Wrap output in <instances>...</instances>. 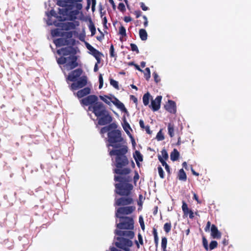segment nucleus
I'll use <instances>...</instances> for the list:
<instances>
[{"label":"nucleus","instance_id":"f257e3e1","mask_svg":"<svg viewBox=\"0 0 251 251\" xmlns=\"http://www.w3.org/2000/svg\"><path fill=\"white\" fill-rule=\"evenodd\" d=\"M108 142L106 146L108 148L109 155L112 160L114 158V165L116 168L113 170L114 173L120 175H127L131 173V169L126 167L129 160L126 154L128 151V147L126 140L122 137L120 130H113L107 133Z\"/></svg>","mask_w":251,"mask_h":251},{"label":"nucleus","instance_id":"f03ea898","mask_svg":"<svg viewBox=\"0 0 251 251\" xmlns=\"http://www.w3.org/2000/svg\"><path fill=\"white\" fill-rule=\"evenodd\" d=\"M124 175L115 176L114 180L119 183H116L115 187V192L122 197L115 199V205L117 206H125L131 204L133 203V199L130 195L133 188L132 184L129 182L132 181L131 177L129 176H124Z\"/></svg>","mask_w":251,"mask_h":251},{"label":"nucleus","instance_id":"7ed1b4c3","mask_svg":"<svg viewBox=\"0 0 251 251\" xmlns=\"http://www.w3.org/2000/svg\"><path fill=\"white\" fill-rule=\"evenodd\" d=\"M120 219V222L116 227L119 229L132 230L134 228V220L131 217H116Z\"/></svg>","mask_w":251,"mask_h":251},{"label":"nucleus","instance_id":"20e7f679","mask_svg":"<svg viewBox=\"0 0 251 251\" xmlns=\"http://www.w3.org/2000/svg\"><path fill=\"white\" fill-rule=\"evenodd\" d=\"M88 109L90 111H92L97 118L104 114V113H106L108 111L104 104L100 101H98L93 105L89 106Z\"/></svg>","mask_w":251,"mask_h":251},{"label":"nucleus","instance_id":"39448f33","mask_svg":"<svg viewBox=\"0 0 251 251\" xmlns=\"http://www.w3.org/2000/svg\"><path fill=\"white\" fill-rule=\"evenodd\" d=\"M87 84V77L86 75H83L79 78V79L74 82L69 86L71 90L74 91L78 89H81L85 87Z\"/></svg>","mask_w":251,"mask_h":251},{"label":"nucleus","instance_id":"423d86ee","mask_svg":"<svg viewBox=\"0 0 251 251\" xmlns=\"http://www.w3.org/2000/svg\"><path fill=\"white\" fill-rule=\"evenodd\" d=\"M53 43L56 47H60L64 46H72L75 44V40L72 38H67L66 37H62L53 40Z\"/></svg>","mask_w":251,"mask_h":251},{"label":"nucleus","instance_id":"0eeeda50","mask_svg":"<svg viewBox=\"0 0 251 251\" xmlns=\"http://www.w3.org/2000/svg\"><path fill=\"white\" fill-rule=\"evenodd\" d=\"M115 245L117 247L126 251V249L131 247L132 243L129 239H126L123 237H118Z\"/></svg>","mask_w":251,"mask_h":251},{"label":"nucleus","instance_id":"6e6552de","mask_svg":"<svg viewBox=\"0 0 251 251\" xmlns=\"http://www.w3.org/2000/svg\"><path fill=\"white\" fill-rule=\"evenodd\" d=\"M83 0H57V5L62 7H65L68 3L75 4V7L77 10L82 8V4L80 3Z\"/></svg>","mask_w":251,"mask_h":251},{"label":"nucleus","instance_id":"1a4fd4ad","mask_svg":"<svg viewBox=\"0 0 251 251\" xmlns=\"http://www.w3.org/2000/svg\"><path fill=\"white\" fill-rule=\"evenodd\" d=\"M135 206H127L120 207L117 209L116 211V217H123L121 215H129L133 213L135 210Z\"/></svg>","mask_w":251,"mask_h":251},{"label":"nucleus","instance_id":"9d476101","mask_svg":"<svg viewBox=\"0 0 251 251\" xmlns=\"http://www.w3.org/2000/svg\"><path fill=\"white\" fill-rule=\"evenodd\" d=\"M98 101V98L94 95H91L80 100V103L82 106H91Z\"/></svg>","mask_w":251,"mask_h":251},{"label":"nucleus","instance_id":"9b49d317","mask_svg":"<svg viewBox=\"0 0 251 251\" xmlns=\"http://www.w3.org/2000/svg\"><path fill=\"white\" fill-rule=\"evenodd\" d=\"M57 53L59 55L65 56L67 55H73L76 53V50L72 46H68L65 48H62L57 50Z\"/></svg>","mask_w":251,"mask_h":251},{"label":"nucleus","instance_id":"f8f14e48","mask_svg":"<svg viewBox=\"0 0 251 251\" xmlns=\"http://www.w3.org/2000/svg\"><path fill=\"white\" fill-rule=\"evenodd\" d=\"M77 57L73 55L68 57V62L65 65L67 70H71L78 66V64L77 62Z\"/></svg>","mask_w":251,"mask_h":251},{"label":"nucleus","instance_id":"ddd939ff","mask_svg":"<svg viewBox=\"0 0 251 251\" xmlns=\"http://www.w3.org/2000/svg\"><path fill=\"white\" fill-rule=\"evenodd\" d=\"M98 123L99 125L104 126L110 124L112 121V117L110 115L108 111L106 113H104L100 117L98 118Z\"/></svg>","mask_w":251,"mask_h":251},{"label":"nucleus","instance_id":"4468645a","mask_svg":"<svg viewBox=\"0 0 251 251\" xmlns=\"http://www.w3.org/2000/svg\"><path fill=\"white\" fill-rule=\"evenodd\" d=\"M75 33V31H71L69 32L61 31L58 28H55L51 30V34L52 36H60L66 37L67 38H72L73 33Z\"/></svg>","mask_w":251,"mask_h":251},{"label":"nucleus","instance_id":"2eb2a0df","mask_svg":"<svg viewBox=\"0 0 251 251\" xmlns=\"http://www.w3.org/2000/svg\"><path fill=\"white\" fill-rule=\"evenodd\" d=\"M82 70L81 69H77L72 71L68 75L67 77V81L75 82L77 80L82 74Z\"/></svg>","mask_w":251,"mask_h":251},{"label":"nucleus","instance_id":"dca6fc26","mask_svg":"<svg viewBox=\"0 0 251 251\" xmlns=\"http://www.w3.org/2000/svg\"><path fill=\"white\" fill-rule=\"evenodd\" d=\"M115 233L120 237H125L129 238V239H133L134 237V232L131 230L122 231L116 229L115 230Z\"/></svg>","mask_w":251,"mask_h":251},{"label":"nucleus","instance_id":"f3484780","mask_svg":"<svg viewBox=\"0 0 251 251\" xmlns=\"http://www.w3.org/2000/svg\"><path fill=\"white\" fill-rule=\"evenodd\" d=\"M86 46L87 49L91 52L92 55H93L94 57L96 58V59L98 61V63H100V56L102 55V54L99 50L95 49L89 43H87Z\"/></svg>","mask_w":251,"mask_h":251},{"label":"nucleus","instance_id":"a211bd4d","mask_svg":"<svg viewBox=\"0 0 251 251\" xmlns=\"http://www.w3.org/2000/svg\"><path fill=\"white\" fill-rule=\"evenodd\" d=\"M161 100L162 96H157L155 100H151V104L149 106L152 111H156L160 109Z\"/></svg>","mask_w":251,"mask_h":251},{"label":"nucleus","instance_id":"6ab92c4d","mask_svg":"<svg viewBox=\"0 0 251 251\" xmlns=\"http://www.w3.org/2000/svg\"><path fill=\"white\" fill-rule=\"evenodd\" d=\"M165 109L171 113L175 114L176 112V107L174 101L169 100L168 103L165 105Z\"/></svg>","mask_w":251,"mask_h":251},{"label":"nucleus","instance_id":"aec40b11","mask_svg":"<svg viewBox=\"0 0 251 251\" xmlns=\"http://www.w3.org/2000/svg\"><path fill=\"white\" fill-rule=\"evenodd\" d=\"M182 210L184 215L187 216L189 215L190 219H192L194 218V215L193 212L192 210L189 209L187 204L184 201H182Z\"/></svg>","mask_w":251,"mask_h":251},{"label":"nucleus","instance_id":"412c9836","mask_svg":"<svg viewBox=\"0 0 251 251\" xmlns=\"http://www.w3.org/2000/svg\"><path fill=\"white\" fill-rule=\"evenodd\" d=\"M91 93L90 88L87 87L78 91L76 94L74 93L78 98H82Z\"/></svg>","mask_w":251,"mask_h":251},{"label":"nucleus","instance_id":"4be33fe9","mask_svg":"<svg viewBox=\"0 0 251 251\" xmlns=\"http://www.w3.org/2000/svg\"><path fill=\"white\" fill-rule=\"evenodd\" d=\"M211 235L213 238L220 239L221 237V233L215 225L211 226Z\"/></svg>","mask_w":251,"mask_h":251},{"label":"nucleus","instance_id":"5701e85b","mask_svg":"<svg viewBox=\"0 0 251 251\" xmlns=\"http://www.w3.org/2000/svg\"><path fill=\"white\" fill-rule=\"evenodd\" d=\"M79 25V22L76 21L75 23L73 22H68L65 23L63 26L64 29L65 30H69L71 29H75L76 26Z\"/></svg>","mask_w":251,"mask_h":251},{"label":"nucleus","instance_id":"b1692460","mask_svg":"<svg viewBox=\"0 0 251 251\" xmlns=\"http://www.w3.org/2000/svg\"><path fill=\"white\" fill-rule=\"evenodd\" d=\"M133 157L136 161L137 165L139 167L140 165L139 162H142L143 160V155L141 154L139 151H136L134 154H133Z\"/></svg>","mask_w":251,"mask_h":251},{"label":"nucleus","instance_id":"393cba45","mask_svg":"<svg viewBox=\"0 0 251 251\" xmlns=\"http://www.w3.org/2000/svg\"><path fill=\"white\" fill-rule=\"evenodd\" d=\"M177 177L180 180L183 181H185L186 180L187 176L183 169L179 170L178 173Z\"/></svg>","mask_w":251,"mask_h":251},{"label":"nucleus","instance_id":"a878e982","mask_svg":"<svg viewBox=\"0 0 251 251\" xmlns=\"http://www.w3.org/2000/svg\"><path fill=\"white\" fill-rule=\"evenodd\" d=\"M179 156V152L176 149H174L170 154L171 159L173 161H175L178 159Z\"/></svg>","mask_w":251,"mask_h":251},{"label":"nucleus","instance_id":"bb28decb","mask_svg":"<svg viewBox=\"0 0 251 251\" xmlns=\"http://www.w3.org/2000/svg\"><path fill=\"white\" fill-rule=\"evenodd\" d=\"M78 10H77L76 9V10H72V11H71L69 12L68 16L69 17L70 20L74 21L76 19V16L79 13Z\"/></svg>","mask_w":251,"mask_h":251},{"label":"nucleus","instance_id":"cd10ccee","mask_svg":"<svg viewBox=\"0 0 251 251\" xmlns=\"http://www.w3.org/2000/svg\"><path fill=\"white\" fill-rule=\"evenodd\" d=\"M139 36L141 40L146 41L148 38V34L146 30L144 29H140L139 32Z\"/></svg>","mask_w":251,"mask_h":251},{"label":"nucleus","instance_id":"c85d7f7f","mask_svg":"<svg viewBox=\"0 0 251 251\" xmlns=\"http://www.w3.org/2000/svg\"><path fill=\"white\" fill-rule=\"evenodd\" d=\"M168 134L171 137L174 136L175 126L173 124L171 123L168 125Z\"/></svg>","mask_w":251,"mask_h":251},{"label":"nucleus","instance_id":"c756f323","mask_svg":"<svg viewBox=\"0 0 251 251\" xmlns=\"http://www.w3.org/2000/svg\"><path fill=\"white\" fill-rule=\"evenodd\" d=\"M152 234L154 236V241L155 245V247L157 248L158 246L159 238L158 236L157 229L153 227L152 230Z\"/></svg>","mask_w":251,"mask_h":251},{"label":"nucleus","instance_id":"7c9ffc66","mask_svg":"<svg viewBox=\"0 0 251 251\" xmlns=\"http://www.w3.org/2000/svg\"><path fill=\"white\" fill-rule=\"evenodd\" d=\"M150 97L151 95L148 92L144 95L143 97V102L145 105L147 106L149 105Z\"/></svg>","mask_w":251,"mask_h":251},{"label":"nucleus","instance_id":"2f4dec72","mask_svg":"<svg viewBox=\"0 0 251 251\" xmlns=\"http://www.w3.org/2000/svg\"><path fill=\"white\" fill-rule=\"evenodd\" d=\"M119 33L122 37H120V40L122 41V38L125 37L126 36V29L123 25H121L119 29Z\"/></svg>","mask_w":251,"mask_h":251},{"label":"nucleus","instance_id":"473e14b6","mask_svg":"<svg viewBox=\"0 0 251 251\" xmlns=\"http://www.w3.org/2000/svg\"><path fill=\"white\" fill-rule=\"evenodd\" d=\"M68 62V57L61 56L57 59V62L59 65L66 64Z\"/></svg>","mask_w":251,"mask_h":251},{"label":"nucleus","instance_id":"72a5a7b5","mask_svg":"<svg viewBox=\"0 0 251 251\" xmlns=\"http://www.w3.org/2000/svg\"><path fill=\"white\" fill-rule=\"evenodd\" d=\"M117 127H118V126L116 124V123L115 122H113L112 123H110V124H109V125L108 126H107V127L108 128L109 132L113 130H117L116 129H117Z\"/></svg>","mask_w":251,"mask_h":251},{"label":"nucleus","instance_id":"f704fd0d","mask_svg":"<svg viewBox=\"0 0 251 251\" xmlns=\"http://www.w3.org/2000/svg\"><path fill=\"white\" fill-rule=\"evenodd\" d=\"M172 225L171 223L170 222L169 223H166L164 224L163 226V229L166 233H169L171 230Z\"/></svg>","mask_w":251,"mask_h":251},{"label":"nucleus","instance_id":"c9c22d12","mask_svg":"<svg viewBox=\"0 0 251 251\" xmlns=\"http://www.w3.org/2000/svg\"><path fill=\"white\" fill-rule=\"evenodd\" d=\"M123 128L126 132L128 134H130L128 129H131L129 124L126 121H124V124L123 125Z\"/></svg>","mask_w":251,"mask_h":251},{"label":"nucleus","instance_id":"e433bc0d","mask_svg":"<svg viewBox=\"0 0 251 251\" xmlns=\"http://www.w3.org/2000/svg\"><path fill=\"white\" fill-rule=\"evenodd\" d=\"M144 76L147 80H149L151 77V72L149 68H146L144 71Z\"/></svg>","mask_w":251,"mask_h":251},{"label":"nucleus","instance_id":"4c0bfd02","mask_svg":"<svg viewBox=\"0 0 251 251\" xmlns=\"http://www.w3.org/2000/svg\"><path fill=\"white\" fill-rule=\"evenodd\" d=\"M167 245V239L165 237H162L161 239V248L162 249H166Z\"/></svg>","mask_w":251,"mask_h":251},{"label":"nucleus","instance_id":"58836bf2","mask_svg":"<svg viewBox=\"0 0 251 251\" xmlns=\"http://www.w3.org/2000/svg\"><path fill=\"white\" fill-rule=\"evenodd\" d=\"M89 29L91 32L92 35H94L96 33V28H95V26L94 24L92 23L91 20H90Z\"/></svg>","mask_w":251,"mask_h":251},{"label":"nucleus","instance_id":"ea45409f","mask_svg":"<svg viewBox=\"0 0 251 251\" xmlns=\"http://www.w3.org/2000/svg\"><path fill=\"white\" fill-rule=\"evenodd\" d=\"M69 9L67 8L59 9V13L60 14H62L64 16H67L69 15Z\"/></svg>","mask_w":251,"mask_h":251},{"label":"nucleus","instance_id":"a19ab883","mask_svg":"<svg viewBox=\"0 0 251 251\" xmlns=\"http://www.w3.org/2000/svg\"><path fill=\"white\" fill-rule=\"evenodd\" d=\"M100 98L101 100H102V101H103L105 103H106V104H110V102L109 100H108L107 99L109 100H111V98L107 96H100Z\"/></svg>","mask_w":251,"mask_h":251},{"label":"nucleus","instance_id":"79ce46f5","mask_svg":"<svg viewBox=\"0 0 251 251\" xmlns=\"http://www.w3.org/2000/svg\"><path fill=\"white\" fill-rule=\"evenodd\" d=\"M157 169L160 177L162 179H163L165 177V175L163 169L160 166H159L157 167Z\"/></svg>","mask_w":251,"mask_h":251},{"label":"nucleus","instance_id":"37998d69","mask_svg":"<svg viewBox=\"0 0 251 251\" xmlns=\"http://www.w3.org/2000/svg\"><path fill=\"white\" fill-rule=\"evenodd\" d=\"M110 83L113 87H114L116 89H118V90L119 89L118 81H117L113 79H110Z\"/></svg>","mask_w":251,"mask_h":251},{"label":"nucleus","instance_id":"c03bdc74","mask_svg":"<svg viewBox=\"0 0 251 251\" xmlns=\"http://www.w3.org/2000/svg\"><path fill=\"white\" fill-rule=\"evenodd\" d=\"M110 56L111 57H115L117 56L116 54L114 51V48L113 44H111L110 48Z\"/></svg>","mask_w":251,"mask_h":251},{"label":"nucleus","instance_id":"a18cd8bd","mask_svg":"<svg viewBox=\"0 0 251 251\" xmlns=\"http://www.w3.org/2000/svg\"><path fill=\"white\" fill-rule=\"evenodd\" d=\"M218 246V243L216 241H212L210 243L209 245V249L210 250H212L215 248H216Z\"/></svg>","mask_w":251,"mask_h":251},{"label":"nucleus","instance_id":"49530a36","mask_svg":"<svg viewBox=\"0 0 251 251\" xmlns=\"http://www.w3.org/2000/svg\"><path fill=\"white\" fill-rule=\"evenodd\" d=\"M116 106L118 108H119L121 111L125 112H127V109L125 107L124 104L121 101L119 102V103H118V104H117V106Z\"/></svg>","mask_w":251,"mask_h":251},{"label":"nucleus","instance_id":"de8ad7c7","mask_svg":"<svg viewBox=\"0 0 251 251\" xmlns=\"http://www.w3.org/2000/svg\"><path fill=\"white\" fill-rule=\"evenodd\" d=\"M156 139L158 141H162L164 139V136L162 132V129L157 133L156 135Z\"/></svg>","mask_w":251,"mask_h":251},{"label":"nucleus","instance_id":"09e8293b","mask_svg":"<svg viewBox=\"0 0 251 251\" xmlns=\"http://www.w3.org/2000/svg\"><path fill=\"white\" fill-rule=\"evenodd\" d=\"M139 222L140 223V226H141V227L143 231H144L145 228V224H144V220H143V218L142 216H139Z\"/></svg>","mask_w":251,"mask_h":251},{"label":"nucleus","instance_id":"8fccbe9b","mask_svg":"<svg viewBox=\"0 0 251 251\" xmlns=\"http://www.w3.org/2000/svg\"><path fill=\"white\" fill-rule=\"evenodd\" d=\"M202 244L205 250L208 251L209 249L208 246V242L204 236L202 237Z\"/></svg>","mask_w":251,"mask_h":251},{"label":"nucleus","instance_id":"3c124183","mask_svg":"<svg viewBox=\"0 0 251 251\" xmlns=\"http://www.w3.org/2000/svg\"><path fill=\"white\" fill-rule=\"evenodd\" d=\"M130 47L132 51H135L136 53H139V50L136 45L133 43H131L130 44Z\"/></svg>","mask_w":251,"mask_h":251},{"label":"nucleus","instance_id":"603ef678","mask_svg":"<svg viewBox=\"0 0 251 251\" xmlns=\"http://www.w3.org/2000/svg\"><path fill=\"white\" fill-rule=\"evenodd\" d=\"M161 154L162 155V157L164 158V160H167L168 159V154L166 150L163 149L162 150Z\"/></svg>","mask_w":251,"mask_h":251},{"label":"nucleus","instance_id":"864d4df0","mask_svg":"<svg viewBox=\"0 0 251 251\" xmlns=\"http://www.w3.org/2000/svg\"><path fill=\"white\" fill-rule=\"evenodd\" d=\"M118 9L121 12H123L126 11L125 5L123 3H120L118 6Z\"/></svg>","mask_w":251,"mask_h":251},{"label":"nucleus","instance_id":"5fc2aeb1","mask_svg":"<svg viewBox=\"0 0 251 251\" xmlns=\"http://www.w3.org/2000/svg\"><path fill=\"white\" fill-rule=\"evenodd\" d=\"M158 158L163 166L166 167L168 165L161 156L158 155Z\"/></svg>","mask_w":251,"mask_h":251},{"label":"nucleus","instance_id":"6e6d98bb","mask_svg":"<svg viewBox=\"0 0 251 251\" xmlns=\"http://www.w3.org/2000/svg\"><path fill=\"white\" fill-rule=\"evenodd\" d=\"M99 89H101L102 87L103 83V78L101 74H100L99 76Z\"/></svg>","mask_w":251,"mask_h":251},{"label":"nucleus","instance_id":"4d7b16f0","mask_svg":"<svg viewBox=\"0 0 251 251\" xmlns=\"http://www.w3.org/2000/svg\"><path fill=\"white\" fill-rule=\"evenodd\" d=\"M154 80L156 83H158L160 81L159 76L156 72H153L152 74Z\"/></svg>","mask_w":251,"mask_h":251},{"label":"nucleus","instance_id":"13d9d810","mask_svg":"<svg viewBox=\"0 0 251 251\" xmlns=\"http://www.w3.org/2000/svg\"><path fill=\"white\" fill-rule=\"evenodd\" d=\"M135 175L133 177V181L135 184H136L137 181L139 179V175L137 171H135Z\"/></svg>","mask_w":251,"mask_h":251},{"label":"nucleus","instance_id":"bf43d9fd","mask_svg":"<svg viewBox=\"0 0 251 251\" xmlns=\"http://www.w3.org/2000/svg\"><path fill=\"white\" fill-rule=\"evenodd\" d=\"M107 132H108L109 130L108 129V128L107 127V126L102 127L100 130V133L101 134H103Z\"/></svg>","mask_w":251,"mask_h":251},{"label":"nucleus","instance_id":"052dcab7","mask_svg":"<svg viewBox=\"0 0 251 251\" xmlns=\"http://www.w3.org/2000/svg\"><path fill=\"white\" fill-rule=\"evenodd\" d=\"M140 7L143 11H147L149 10V7L145 5V3L143 2L140 3Z\"/></svg>","mask_w":251,"mask_h":251},{"label":"nucleus","instance_id":"680f3d73","mask_svg":"<svg viewBox=\"0 0 251 251\" xmlns=\"http://www.w3.org/2000/svg\"><path fill=\"white\" fill-rule=\"evenodd\" d=\"M133 13L135 15L136 18H138L142 15V13L140 10H138L135 11Z\"/></svg>","mask_w":251,"mask_h":251},{"label":"nucleus","instance_id":"e2e57ef3","mask_svg":"<svg viewBox=\"0 0 251 251\" xmlns=\"http://www.w3.org/2000/svg\"><path fill=\"white\" fill-rule=\"evenodd\" d=\"M193 199L194 200H196L198 203H200V204L201 203V201H200V200L199 199L198 196L194 192L193 193Z\"/></svg>","mask_w":251,"mask_h":251},{"label":"nucleus","instance_id":"0e129e2a","mask_svg":"<svg viewBox=\"0 0 251 251\" xmlns=\"http://www.w3.org/2000/svg\"><path fill=\"white\" fill-rule=\"evenodd\" d=\"M144 128L145 129V130L148 134H151L152 133V131L150 130L149 126L148 125L145 126Z\"/></svg>","mask_w":251,"mask_h":251},{"label":"nucleus","instance_id":"69168bd1","mask_svg":"<svg viewBox=\"0 0 251 251\" xmlns=\"http://www.w3.org/2000/svg\"><path fill=\"white\" fill-rule=\"evenodd\" d=\"M138 238L139 243L142 245L143 244V240L142 236L141 235V234H140V233L138 234Z\"/></svg>","mask_w":251,"mask_h":251},{"label":"nucleus","instance_id":"338daca9","mask_svg":"<svg viewBox=\"0 0 251 251\" xmlns=\"http://www.w3.org/2000/svg\"><path fill=\"white\" fill-rule=\"evenodd\" d=\"M124 21L126 23H128L132 21V18L130 16H126L124 17Z\"/></svg>","mask_w":251,"mask_h":251},{"label":"nucleus","instance_id":"774afa93","mask_svg":"<svg viewBox=\"0 0 251 251\" xmlns=\"http://www.w3.org/2000/svg\"><path fill=\"white\" fill-rule=\"evenodd\" d=\"M109 2L111 4L112 8L114 10H116V6L113 0H109Z\"/></svg>","mask_w":251,"mask_h":251}]
</instances>
